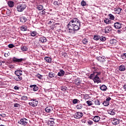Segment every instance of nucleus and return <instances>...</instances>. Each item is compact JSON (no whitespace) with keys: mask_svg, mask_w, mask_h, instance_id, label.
<instances>
[{"mask_svg":"<svg viewBox=\"0 0 126 126\" xmlns=\"http://www.w3.org/2000/svg\"><path fill=\"white\" fill-rule=\"evenodd\" d=\"M81 22L77 18H73L67 25V32L73 35L75 34V31H78L80 29Z\"/></svg>","mask_w":126,"mask_h":126,"instance_id":"f257e3e1","label":"nucleus"},{"mask_svg":"<svg viewBox=\"0 0 126 126\" xmlns=\"http://www.w3.org/2000/svg\"><path fill=\"white\" fill-rule=\"evenodd\" d=\"M26 8L25 3H20L17 6V10L19 12H22Z\"/></svg>","mask_w":126,"mask_h":126,"instance_id":"f03ea898","label":"nucleus"},{"mask_svg":"<svg viewBox=\"0 0 126 126\" xmlns=\"http://www.w3.org/2000/svg\"><path fill=\"white\" fill-rule=\"evenodd\" d=\"M31 101H32L31 102L29 103V105L32 106V107H36L38 105V100L36 99H31Z\"/></svg>","mask_w":126,"mask_h":126,"instance_id":"7ed1b4c3","label":"nucleus"},{"mask_svg":"<svg viewBox=\"0 0 126 126\" xmlns=\"http://www.w3.org/2000/svg\"><path fill=\"white\" fill-rule=\"evenodd\" d=\"M18 124L22 126H27L28 124V120L26 119H22L18 122Z\"/></svg>","mask_w":126,"mask_h":126,"instance_id":"20e7f679","label":"nucleus"},{"mask_svg":"<svg viewBox=\"0 0 126 126\" xmlns=\"http://www.w3.org/2000/svg\"><path fill=\"white\" fill-rule=\"evenodd\" d=\"M82 117H83V114L82 112H76L74 115V118L77 119H81Z\"/></svg>","mask_w":126,"mask_h":126,"instance_id":"39448f33","label":"nucleus"},{"mask_svg":"<svg viewBox=\"0 0 126 126\" xmlns=\"http://www.w3.org/2000/svg\"><path fill=\"white\" fill-rule=\"evenodd\" d=\"M123 27V24L116 22L114 23V27L115 28H116V29H121L122 27Z\"/></svg>","mask_w":126,"mask_h":126,"instance_id":"423d86ee","label":"nucleus"},{"mask_svg":"<svg viewBox=\"0 0 126 126\" xmlns=\"http://www.w3.org/2000/svg\"><path fill=\"white\" fill-rule=\"evenodd\" d=\"M96 60L100 62V63H105L106 62V58L105 57H96Z\"/></svg>","mask_w":126,"mask_h":126,"instance_id":"0eeeda50","label":"nucleus"},{"mask_svg":"<svg viewBox=\"0 0 126 126\" xmlns=\"http://www.w3.org/2000/svg\"><path fill=\"white\" fill-rule=\"evenodd\" d=\"M22 61H23V59L22 58L17 59L16 57L13 58V62H14V63H21Z\"/></svg>","mask_w":126,"mask_h":126,"instance_id":"6e6552de","label":"nucleus"},{"mask_svg":"<svg viewBox=\"0 0 126 126\" xmlns=\"http://www.w3.org/2000/svg\"><path fill=\"white\" fill-rule=\"evenodd\" d=\"M93 80L95 83H100V82H101V81H100V78L97 76H94Z\"/></svg>","mask_w":126,"mask_h":126,"instance_id":"1a4fd4ad","label":"nucleus"},{"mask_svg":"<svg viewBox=\"0 0 126 126\" xmlns=\"http://www.w3.org/2000/svg\"><path fill=\"white\" fill-rule=\"evenodd\" d=\"M45 111L46 113H51L52 111H53V107L48 106L45 109Z\"/></svg>","mask_w":126,"mask_h":126,"instance_id":"9d476101","label":"nucleus"},{"mask_svg":"<svg viewBox=\"0 0 126 126\" xmlns=\"http://www.w3.org/2000/svg\"><path fill=\"white\" fill-rule=\"evenodd\" d=\"M30 87L31 88H32L33 91H34V92L35 91H37V90H39V88L36 85H31V86H30Z\"/></svg>","mask_w":126,"mask_h":126,"instance_id":"9b49d317","label":"nucleus"},{"mask_svg":"<svg viewBox=\"0 0 126 126\" xmlns=\"http://www.w3.org/2000/svg\"><path fill=\"white\" fill-rule=\"evenodd\" d=\"M112 123L113 125L116 126V125H119L120 124V120L117 119H114L112 120Z\"/></svg>","mask_w":126,"mask_h":126,"instance_id":"f8f14e48","label":"nucleus"},{"mask_svg":"<svg viewBox=\"0 0 126 126\" xmlns=\"http://www.w3.org/2000/svg\"><path fill=\"white\" fill-rule=\"evenodd\" d=\"M39 41L41 42V43H46L47 42V38L44 36H42L39 38Z\"/></svg>","mask_w":126,"mask_h":126,"instance_id":"ddd939ff","label":"nucleus"},{"mask_svg":"<svg viewBox=\"0 0 126 126\" xmlns=\"http://www.w3.org/2000/svg\"><path fill=\"white\" fill-rule=\"evenodd\" d=\"M64 73H65V72L63 71V69H60L59 72L58 73V76H63L64 75Z\"/></svg>","mask_w":126,"mask_h":126,"instance_id":"4468645a","label":"nucleus"},{"mask_svg":"<svg viewBox=\"0 0 126 126\" xmlns=\"http://www.w3.org/2000/svg\"><path fill=\"white\" fill-rule=\"evenodd\" d=\"M15 75L18 76H22V71L21 70H16L15 71Z\"/></svg>","mask_w":126,"mask_h":126,"instance_id":"2eb2a0df","label":"nucleus"},{"mask_svg":"<svg viewBox=\"0 0 126 126\" xmlns=\"http://www.w3.org/2000/svg\"><path fill=\"white\" fill-rule=\"evenodd\" d=\"M14 79L16 80V81H21L22 79V76H16L14 77Z\"/></svg>","mask_w":126,"mask_h":126,"instance_id":"dca6fc26","label":"nucleus"},{"mask_svg":"<svg viewBox=\"0 0 126 126\" xmlns=\"http://www.w3.org/2000/svg\"><path fill=\"white\" fill-rule=\"evenodd\" d=\"M108 113L109 114V115H111L112 116H114V115H116V112H115V110L113 109H110L107 111Z\"/></svg>","mask_w":126,"mask_h":126,"instance_id":"f3484780","label":"nucleus"},{"mask_svg":"<svg viewBox=\"0 0 126 126\" xmlns=\"http://www.w3.org/2000/svg\"><path fill=\"white\" fill-rule=\"evenodd\" d=\"M20 21L21 22H22V23H25L26 21H27V18L24 16L21 17L20 19Z\"/></svg>","mask_w":126,"mask_h":126,"instance_id":"a211bd4d","label":"nucleus"},{"mask_svg":"<svg viewBox=\"0 0 126 126\" xmlns=\"http://www.w3.org/2000/svg\"><path fill=\"white\" fill-rule=\"evenodd\" d=\"M100 117L98 116H95L94 117L93 119L94 122H95V123H98L100 121Z\"/></svg>","mask_w":126,"mask_h":126,"instance_id":"6ab92c4d","label":"nucleus"},{"mask_svg":"<svg viewBox=\"0 0 126 126\" xmlns=\"http://www.w3.org/2000/svg\"><path fill=\"white\" fill-rule=\"evenodd\" d=\"M7 3L9 7H13L14 6V2L13 1L9 0Z\"/></svg>","mask_w":126,"mask_h":126,"instance_id":"aec40b11","label":"nucleus"},{"mask_svg":"<svg viewBox=\"0 0 126 126\" xmlns=\"http://www.w3.org/2000/svg\"><path fill=\"white\" fill-rule=\"evenodd\" d=\"M112 31V28L110 27H107L105 29V33H110Z\"/></svg>","mask_w":126,"mask_h":126,"instance_id":"412c9836","label":"nucleus"},{"mask_svg":"<svg viewBox=\"0 0 126 126\" xmlns=\"http://www.w3.org/2000/svg\"><path fill=\"white\" fill-rule=\"evenodd\" d=\"M119 69L120 71H125L126 70V66L121 65L119 67Z\"/></svg>","mask_w":126,"mask_h":126,"instance_id":"4be33fe9","label":"nucleus"},{"mask_svg":"<svg viewBox=\"0 0 126 126\" xmlns=\"http://www.w3.org/2000/svg\"><path fill=\"white\" fill-rule=\"evenodd\" d=\"M100 89L102 90V91H106L107 90V86L105 85H103L100 87Z\"/></svg>","mask_w":126,"mask_h":126,"instance_id":"5701e85b","label":"nucleus"},{"mask_svg":"<svg viewBox=\"0 0 126 126\" xmlns=\"http://www.w3.org/2000/svg\"><path fill=\"white\" fill-rule=\"evenodd\" d=\"M31 36H32V37H35V36L37 35V32L36 31H32L31 32V33H30Z\"/></svg>","mask_w":126,"mask_h":126,"instance_id":"b1692460","label":"nucleus"},{"mask_svg":"<svg viewBox=\"0 0 126 126\" xmlns=\"http://www.w3.org/2000/svg\"><path fill=\"white\" fill-rule=\"evenodd\" d=\"M48 125L49 126H54V125H55V122L53 121H48Z\"/></svg>","mask_w":126,"mask_h":126,"instance_id":"393cba45","label":"nucleus"},{"mask_svg":"<svg viewBox=\"0 0 126 126\" xmlns=\"http://www.w3.org/2000/svg\"><path fill=\"white\" fill-rule=\"evenodd\" d=\"M21 49L23 52H26V51H27V50H28V48L25 46H22L21 47Z\"/></svg>","mask_w":126,"mask_h":126,"instance_id":"a878e982","label":"nucleus"},{"mask_svg":"<svg viewBox=\"0 0 126 126\" xmlns=\"http://www.w3.org/2000/svg\"><path fill=\"white\" fill-rule=\"evenodd\" d=\"M21 31H27V26H22L21 27Z\"/></svg>","mask_w":126,"mask_h":126,"instance_id":"bb28decb","label":"nucleus"},{"mask_svg":"<svg viewBox=\"0 0 126 126\" xmlns=\"http://www.w3.org/2000/svg\"><path fill=\"white\" fill-rule=\"evenodd\" d=\"M36 8L38 9V10H42L43 8H44V6L42 5H37L36 6Z\"/></svg>","mask_w":126,"mask_h":126,"instance_id":"cd10ccee","label":"nucleus"},{"mask_svg":"<svg viewBox=\"0 0 126 126\" xmlns=\"http://www.w3.org/2000/svg\"><path fill=\"white\" fill-rule=\"evenodd\" d=\"M44 60L47 63H51V62H52V59H51V58H49V57H45L44 58Z\"/></svg>","mask_w":126,"mask_h":126,"instance_id":"c85d7f7f","label":"nucleus"},{"mask_svg":"<svg viewBox=\"0 0 126 126\" xmlns=\"http://www.w3.org/2000/svg\"><path fill=\"white\" fill-rule=\"evenodd\" d=\"M96 75V73H94H94L91 74L90 76H89V78H90V79H94V77H95Z\"/></svg>","mask_w":126,"mask_h":126,"instance_id":"c756f323","label":"nucleus"},{"mask_svg":"<svg viewBox=\"0 0 126 126\" xmlns=\"http://www.w3.org/2000/svg\"><path fill=\"white\" fill-rule=\"evenodd\" d=\"M94 40H95V41H98V40H100V36L98 35H94Z\"/></svg>","mask_w":126,"mask_h":126,"instance_id":"7c9ffc66","label":"nucleus"},{"mask_svg":"<svg viewBox=\"0 0 126 126\" xmlns=\"http://www.w3.org/2000/svg\"><path fill=\"white\" fill-rule=\"evenodd\" d=\"M76 109L78 110H80V109H82V104H79L77 105L76 106Z\"/></svg>","mask_w":126,"mask_h":126,"instance_id":"2f4dec72","label":"nucleus"},{"mask_svg":"<svg viewBox=\"0 0 126 126\" xmlns=\"http://www.w3.org/2000/svg\"><path fill=\"white\" fill-rule=\"evenodd\" d=\"M27 99H28V97L26 95H23L21 98V100H23L24 101H26Z\"/></svg>","mask_w":126,"mask_h":126,"instance_id":"473e14b6","label":"nucleus"},{"mask_svg":"<svg viewBox=\"0 0 126 126\" xmlns=\"http://www.w3.org/2000/svg\"><path fill=\"white\" fill-rule=\"evenodd\" d=\"M82 43L83 44H84V45H86L88 43V39H86V38H84V39H83L82 40Z\"/></svg>","mask_w":126,"mask_h":126,"instance_id":"72a5a7b5","label":"nucleus"},{"mask_svg":"<svg viewBox=\"0 0 126 126\" xmlns=\"http://www.w3.org/2000/svg\"><path fill=\"white\" fill-rule=\"evenodd\" d=\"M99 39L102 42H105V41H106V37L105 36H100Z\"/></svg>","mask_w":126,"mask_h":126,"instance_id":"f704fd0d","label":"nucleus"},{"mask_svg":"<svg viewBox=\"0 0 126 126\" xmlns=\"http://www.w3.org/2000/svg\"><path fill=\"white\" fill-rule=\"evenodd\" d=\"M55 76H56V74H55L54 73H49V76L51 78H54V77H55Z\"/></svg>","mask_w":126,"mask_h":126,"instance_id":"c9c22d12","label":"nucleus"},{"mask_svg":"<svg viewBox=\"0 0 126 126\" xmlns=\"http://www.w3.org/2000/svg\"><path fill=\"white\" fill-rule=\"evenodd\" d=\"M88 106H92L93 102L92 101L88 100L86 102Z\"/></svg>","mask_w":126,"mask_h":126,"instance_id":"e433bc0d","label":"nucleus"},{"mask_svg":"<svg viewBox=\"0 0 126 126\" xmlns=\"http://www.w3.org/2000/svg\"><path fill=\"white\" fill-rule=\"evenodd\" d=\"M109 19H111V20H114V19H115V16H114L112 14H109Z\"/></svg>","mask_w":126,"mask_h":126,"instance_id":"4c0bfd02","label":"nucleus"},{"mask_svg":"<svg viewBox=\"0 0 126 126\" xmlns=\"http://www.w3.org/2000/svg\"><path fill=\"white\" fill-rule=\"evenodd\" d=\"M86 2L85 1H84V0H83L81 2V5H82V6H86Z\"/></svg>","mask_w":126,"mask_h":126,"instance_id":"58836bf2","label":"nucleus"},{"mask_svg":"<svg viewBox=\"0 0 126 126\" xmlns=\"http://www.w3.org/2000/svg\"><path fill=\"white\" fill-rule=\"evenodd\" d=\"M104 23H106V24H109L111 23V20H110L109 19H106L104 20Z\"/></svg>","mask_w":126,"mask_h":126,"instance_id":"ea45409f","label":"nucleus"},{"mask_svg":"<svg viewBox=\"0 0 126 126\" xmlns=\"http://www.w3.org/2000/svg\"><path fill=\"white\" fill-rule=\"evenodd\" d=\"M94 104L95 105H100V104H101V102H100L98 99H96L94 101Z\"/></svg>","mask_w":126,"mask_h":126,"instance_id":"a19ab883","label":"nucleus"},{"mask_svg":"<svg viewBox=\"0 0 126 126\" xmlns=\"http://www.w3.org/2000/svg\"><path fill=\"white\" fill-rule=\"evenodd\" d=\"M103 105L105 106H109V101L106 100L104 101L103 103Z\"/></svg>","mask_w":126,"mask_h":126,"instance_id":"79ce46f5","label":"nucleus"},{"mask_svg":"<svg viewBox=\"0 0 126 126\" xmlns=\"http://www.w3.org/2000/svg\"><path fill=\"white\" fill-rule=\"evenodd\" d=\"M116 42H117L116 39H111L110 40V44H116Z\"/></svg>","mask_w":126,"mask_h":126,"instance_id":"37998d69","label":"nucleus"},{"mask_svg":"<svg viewBox=\"0 0 126 126\" xmlns=\"http://www.w3.org/2000/svg\"><path fill=\"white\" fill-rule=\"evenodd\" d=\"M8 48H10V49H12V48H14L15 46L13 44H10L8 45Z\"/></svg>","mask_w":126,"mask_h":126,"instance_id":"c03bdc74","label":"nucleus"},{"mask_svg":"<svg viewBox=\"0 0 126 126\" xmlns=\"http://www.w3.org/2000/svg\"><path fill=\"white\" fill-rule=\"evenodd\" d=\"M75 84H76V85H79V84H80V81L79 80H75Z\"/></svg>","mask_w":126,"mask_h":126,"instance_id":"a18cd8bd","label":"nucleus"},{"mask_svg":"<svg viewBox=\"0 0 126 126\" xmlns=\"http://www.w3.org/2000/svg\"><path fill=\"white\" fill-rule=\"evenodd\" d=\"M84 99H85V100L89 99V95L88 94H85L84 96Z\"/></svg>","mask_w":126,"mask_h":126,"instance_id":"49530a36","label":"nucleus"},{"mask_svg":"<svg viewBox=\"0 0 126 126\" xmlns=\"http://www.w3.org/2000/svg\"><path fill=\"white\" fill-rule=\"evenodd\" d=\"M94 73H95V76H99L101 75V72H94Z\"/></svg>","mask_w":126,"mask_h":126,"instance_id":"de8ad7c7","label":"nucleus"},{"mask_svg":"<svg viewBox=\"0 0 126 126\" xmlns=\"http://www.w3.org/2000/svg\"><path fill=\"white\" fill-rule=\"evenodd\" d=\"M54 5L59 6L60 5V3L58 1H55L54 2Z\"/></svg>","mask_w":126,"mask_h":126,"instance_id":"09e8293b","label":"nucleus"},{"mask_svg":"<svg viewBox=\"0 0 126 126\" xmlns=\"http://www.w3.org/2000/svg\"><path fill=\"white\" fill-rule=\"evenodd\" d=\"M88 125H89V126H92V125H93V122L90 120L88 121Z\"/></svg>","mask_w":126,"mask_h":126,"instance_id":"8fccbe9b","label":"nucleus"},{"mask_svg":"<svg viewBox=\"0 0 126 126\" xmlns=\"http://www.w3.org/2000/svg\"><path fill=\"white\" fill-rule=\"evenodd\" d=\"M77 102H78V100L77 99H74L73 100L72 103L73 104H77Z\"/></svg>","mask_w":126,"mask_h":126,"instance_id":"3c124183","label":"nucleus"},{"mask_svg":"<svg viewBox=\"0 0 126 126\" xmlns=\"http://www.w3.org/2000/svg\"><path fill=\"white\" fill-rule=\"evenodd\" d=\"M11 13V11H10V10L8 9V10H7L6 13L7 15L9 16V15H10V13Z\"/></svg>","mask_w":126,"mask_h":126,"instance_id":"603ef678","label":"nucleus"},{"mask_svg":"<svg viewBox=\"0 0 126 126\" xmlns=\"http://www.w3.org/2000/svg\"><path fill=\"white\" fill-rule=\"evenodd\" d=\"M45 10H46V9H44L40 12V13L42 14V15H45V14H46V11H45Z\"/></svg>","mask_w":126,"mask_h":126,"instance_id":"864d4df0","label":"nucleus"},{"mask_svg":"<svg viewBox=\"0 0 126 126\" xmlns=\"http://www.w3.org/2000/svg\"><path fill=\"white\" fill-rule=\"evenodd\" d=\"M37 77H38V78L39 79H42V77H43V76H42L41 75H40V74H38L37 75Z\"/></svg>","mask_w":126,"mask_h":126,"instance_id":"5fc2aeb1","label":"nucleus"},{"mask_svg":"<svg viewBox=\"0 0 126 126\" xmlns=\"http://www.w3.org/2000/svg\"><path fill=\"white\" fill-rule=\"evenodd\" d=\"M53 23H54V20L51 19L48 22V24H52Z\"/></svg>","mask_w":126,"mask_h":126,"instance_id":"6e6d98bb","label":"nucleus"},{"mask_svg":"<svg viewBox=\"0 0 126 126\" xmlns=\"http://www.w3.org/2000/svg\"><path fill=\"white\" fill-rule=\"evenodd\" d=\"M19 106H20L19 104L18 103H14V107L17 108V107H18Z\"/></svg>","mask_w":126,"mask_h":126,"instance_id":"4d7b16f0","label":"nucleus"},{"mask_svg":"<svg viewBox=\"0 0 126 126\" xmlns=\"http://www.w3.org/2000/svg\"><path fill=\"white\" fill-rule=\"evenodd\" d=\"M66 89H67V88L64 87L62 88V91H65V90H66Z\"/></svg>","mask_w":126,"mask_h":126,"instance_id":"13d9d810","label":"nucleus"},{"mask_svg":"<svg viewBox=\"0 0 126 126\" xmlns=\"http://www.w3.org/2000/svg\"><path fill=\"white\" fill-rule=\"evenodd\" d=\"M0 117H2L3 118H5V117H6V115H5V114H0Z\"/></svg>","mask_w":126,"mask_h":126,"instance_id":"bf43d9fd","label":"nucleus"},{"mask_svg":"<svg viewBox=\"0 0 126 126\" xmlns=\"http://www.w3.org/2000/svg\"><path fill=\"white\" fill-rule=\"evenodd\" d=\"M14 89H15V90H19V87L16 86L14 87Z\"/></svg>","mask_w":126,"mask_h":126,"instance_id":"052dcab7","label":"nucleus"},{"mask_svg":"<svg viewBox=\"0 0 126 126\" xmlns=\"http://www.w3.org/2000/svg\"><path fill=\"white\" fill-rule=\"evenodd\" d=\"M110 100H111V97H108V98H107L106 99V100H105V101H107V102H109V101H110Z\"/></svg>","mask_w":126,"mask_h":126,"instance_id":"680f3d73","label":"nucleus"},{"mask_svg":"<svg viewBox=\"0 0 126 126\" xmlns=\"http://www.w3.org/2000/svg\"><path fill=\"white\" fill-rule=\"evenodd\" d=\"M116 11H118V12H121V11H122V8H119L118 9H117V10H115Z\"/></svg>","mask_w":126,"mask_h":126,"instance_id":"e2e57ef3","label":"nucleus"},{"mask_svg":"<svg viewBox=\"0 0 126 126\" xmlns=\"http://www.w3.org/2000/svg\"><path fill=\"white\" fill-rule=\"evenodd\" d=\"M8 54L9 53H5L4 57H5V58H7V57H8Z\"/></svg>","mask_w":126,"mask_h":126,"instance_id":"0e129e2a","label":"nucleus"},{"mask_svg":"<svg viewBox=\"0 0 126 126\" xmlns=\"http://www.w3.org/2000/svg\"><path fill=\"white\" fill-rule=\"evenodd\" d=\"M48 121H52L53 122H55V119H54V118H50Z\"/></svg>","mask_w":126,"mask_h":126,"instance_id":"69168bd1","label":"nucleus"},{"mask_svg":"<svg viewBox=\"0 0 126 126\" xmlns=\"http://www.w3.org/2000/svg\"><path fill=\"white\" fill-rule=\"evenodd\" d=\"M122 56H123V58H126V53H124Z\"/></svg>","mask_w":126,"mask_h":126,"instance_id":"338daca9","label":"nucleus"},{"mask_svg":"<svg viewBox=\"0 0 126 126\" xmlns=\"http://www.w3.org/2000/svg\"><path fill=\"white\" fill-rule=\"evenodd\" d=\"M124 89H126V85H125L124 86Z\"/></svg>","mask_w":126,"mask_h":126,"instance_id":"774afa93","label":"nucleus"}]
</instances>
